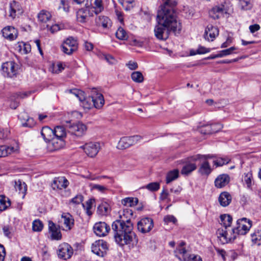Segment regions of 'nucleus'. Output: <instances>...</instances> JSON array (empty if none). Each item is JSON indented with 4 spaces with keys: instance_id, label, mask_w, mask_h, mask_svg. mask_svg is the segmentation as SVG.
<instances>
[{
    "instance_id": "5701e85b",
    "label": "nucleus",
    "mask_w": 261,
    "mask_h": 261,
    "mask_svg": "<svg viewBox=\"0 0 261 261\" xmlns=\"http://www.w3.org/2000/svg\"><path fill=\"white\" fill-rule=\"evenodd\" d=\"M2 32L3 36L10 40H13L17 37V30L13 27H6L2 30Z\"/></svg>"
},
{
    "instance_id": "6e6552de",
    "label": "nucleus",
    "mask_w": 261,
    "mask_h": 261,
    "mask_svg": "<svg viewBox=\"0 0 261 261\" xmlns=\"http://www.w3.org/2000/svg\"><path fill=\"white\" fill-rule=\"evenodd\" d=\"M252 226V221L246 218L238 220L237 226L234 227L238 235H245Z\"/></svg>"
},
{
    "instance_id": "20e7f679",
    "label": "nucleus",
    "mask_w": 261,
    "mask_h": 261,
    "mask_svg": "<svg viewBox=\"0 0 261 261\" xmlns=\"http://www.w3.org/2000/svg\"><path fill=\"white\" fill-rule=\"evenodd\" d=\"M185 242H180L174 253L175 256L181 261H202L201 258L197 255L189 254L184 246Z\"/></svg>"
},
{
    "instance_id": "6ab92c4d",
    "label": "nucleus",
    "mask_w": 261,
    "mask_h": 261,
    "mask_svg": "<svg viewBox=\"0 0 261 261\" xmlns=\"http://www.w3.org/2000/svg\"><path fill=\"white\" fill-rule=\"evenodd\" d=\"M18 118L21 121L22 125L24 127H32L35 125L34 119L30 117L25 112L20 113L18 115Z\"/></svg>"
},
{
    "instance_id": "69168bd1",
    "label": "nucleus",
    "mask_w": 261,
    "mask_h": 261,
    "mask_svg": "<svg viewBox=\"0 0 261 261\" xmlns=\"http://www.w3.org/2000/svg\"><path fill=\"white\" fill-rule=\"evenodd\" d=\"M244 180L248 188L251 187L252 175L251 173H247L245 177Z\"/></svg>"
},
{
    "instance_id": "0eeeda50",
    "label": "nucleus",
    "mask_w": 261,
    "mask_h": 261,
    "mask_svg": "<svg viewBox=\"0 0 261 261\" xmlns=\"http://www.w3.org/2000/svg\"><path fill=\"white\" fill-rule=\"evenodd\" d=\"M61 48L64 53L71 55L77 49V40L73 37H69L63 42Z\"/></svg>"
},
{
    "instance_id": "dca6fc26",
    "label": "nucleus",
    "mask_w": 261,
    "mask_h": 261,
    "mask_svg": "<svg viewBox=\"0 0 261 261\" xmlns=\"http://www.w3.org/2000/svg\"><path fill=\"white\" fill-rule=\"evenodd\" d=\"M219 35V30L216 27L209 24L205 28L204 38L208 41H213Z\"/></svg>"
},
{
    "instance_id": "4c0bfd02",
    "label": "nucleus",
    "mask_w": 261,
    "mask_h": 261,
    "mask_svg": "<svg viewBox=\"0 0 261 261\" xmlns=\"http://www.w3.org/2000/svg\"><path fill=\"white\" fill-rule=\"evenodd\" d=\"M179 171L177 169H174L169 171L166 175V183L169 184L178 178Z\"/></svg>"
},
{
    "instance_id": "b1692460",
    "label": "nucleus",
    "mask_w": 261,
    "mask_h": 261,
    "mask_svg": "<svg viewBox=\"0 0 261 261\" xmlns=\"http://www.w3.org/2000/svg\"><path fill=\"white\" fill-rule=\"evenodd\" d=\"M189 160L190 161L185 163L181 170L182 175H189L197 168L196 164L194 163L195 161H192L191 158Z\"/></svg>"
},
{
    "instance_id": "ddd939ff",
    "label": "nucleus",
    "mask_w": 261,
    "mask_h": 261,
    "mask_svg": "<svg viewBox=\"0 0 261 261\" xmlns=\"http://www.w3.org/2000/svg\"><path fill=\"white\" fill-rule=\"evenodd\" d=\"M82 149L84 150L85 152L87 155L91 158H93L98 153L99 149V144L96 142H89L81 146Z\"/></svg>"
},
{
    "instance_id": "a18cd8bd",
    "label": "nucleus",
    "mask_w": 261,
    "mask_h": 261,
    "mask_svg": "<svg viewBox=\"0 0 261 261\" xmlns=\"http://www.w3.org/2000/svg\"><path fill=\"white\" fill-rule=\"evenodd\" d=\"M132 80L136 82L140 83L143 82L144 77L142 73L140 71H134L131 74Z\"/></svg>"
},
{
    "instance_id": "423d86ee",
    "label": "nucleus",
    "mask_w": 261,
    "mask_h": 261,
    "mask_svg": "<svg viewBox=\"0 0 261 261\" xmlns=\"http://www.w3.org/2000/svg\"><path fill=\"white\" fill-rule=\"evenodd\" d=\"M87 129V126L84 123L78 122L70 124L68 126V132L73 138H79L84 135Z\"/></svg>"
},
{
    "instance_id": "5fc2aeb1",
    "label": "nucleus",
    "mask_w": 261,
    "mask_h": 261,
    "mask_svg": "<svg viewBox=\"0 0 261 261\" xmlns=\"http://www.w3.org/2000/svg\"><path fill=\"white\" fill-rule=\"evenodd\" d=\"M199 131L201 134L204 135L211 134H212L211 125L207 124L202 126L199 128Z\"/></svg>"
},
{
    "instance_id": "ea45409f",
    "label": "nucleus",
    "mask_w": 261,
    "mask_h": 261,
    "mask_svg": "<svg viewBox=\"0 0 261 261\" xmlns=\"http://www.w3.org/2000/svg\"><path fill=\"white\" fill-rule=\"evenodd\" d=\"M163 5L162 6L161 10L163 11V9H170L172 11V7L175 6L177 4V0H163Z\"/></svg>"
},
{
    "instance_id": "393cba45",
    "label": "nucleus",
    "mask_w": 261,
    "mask_h": 261,
    "mask_svg": "<svg viewBox=\"0 0 261 261\" xmlns=\"http://www.w3.org/2000/svg\"><path fill=\"white\" fill-rule=\"evenodd\" d=\"M86 8L80 9L76 12L77 20L80 22H85L88 16H90L91 11L87 6Z\"/></svg>"
},
{
    "instance_id": "a19ab883",
    "label": "nucleus",
    "mask_w": 261,
    "mask_h": 261,
    "mask_svg": "<svg viewBox=\"0 0 261 261\" xmlns=\"http://www.w3.org/2000/svg\"><path fill=\"white\" fill-rule=\"evenodd\" d=\"M138 202V199L133 197H127L122 199L121 203L123 205L126 206H133L136 205Z\"/></svg>"
},
{
    "instance_id": "49530a36",
    "label": "nucleus",
    "mask_w": 261,
    "mask_h": 261,
    "mask_svg": "<svg viewBox=\"0 0 261 261\" xmlns=\"http://www.w3.org/2000/svg\"><path fill=\"white\" fill-rule=\"evenodd\" d=\"M98 211L101 215H106L110 212L109 205L107 203H101L98 207Z\"/></svg>"
},
{
    "instance_id": "aec40b11",
    "label": "nucleus",
    "mask_w": 261,
    "mask_h": 261,
    "mask_svg": "<svg viewBox=\"0 0 261 261\" xmlns=\"http://www.w3.org/2000/svg\"><path fill=\"white\" fill-rule=\"evenodd\" d=\"M226 11L224 5L221 4L219 6H216L213 7L209 12V15L211 17L214 19H219L223 15Z\"/></svg>"
},
{
    "instance_id": "bf43d9fd",
    "label": "nucleus",
    "mask_w": 261,
    "mask_h": 261,
    "mask_svg": "<svg viewBox=\"0 0 261 261\" xmlns=\"http://www.w3.org/2000/svg\"><path fill=\"white\" fill-rule=\"evenodd\" d=\"M229 160L228 159L219 158L214 161L213 163L217 167L222 166L225 164L228 163Z\"/></svg>"
},
{
    "instance_id": "412c9836",
    "label": "nucleus",
    "mask_w": 261,
    "mask_h": 261,
    "mask_svg": "<svg viewBox=\"0 0 261 261\" xmlns=\"http://www.w3.org/2000/svg\"><path fill=\"white\" fill-rule=\"evenodd\" d=\"M22 13L21 6L19 3L16 1H13L9 5V16L14 19L17 14Z\"/></svg>"
},
{
    "instance_id": "2eb2a0df",
    "label": "nucleus",
    "mask_w": 261,
    "mask_h": 261,
    "mask_svg": "<svg viewBox=\"0 0 261 261\" xmlns=\"http://www.w3.org/2000/svg\"><path fill=\"white\" fill-rule=\"evenodd\" d=\"M93 230L96 236L104 237L107 235L110 230V227L105 222H98L94 224Z\"/></svg>"
},
{
    "instance_id": "9d476101",
    "label": "nucleus",
    "mask_w": 261,
    "mask_h": 261,
    "mask_svg": "<svg viewBox=\"0 0 261 261\" xmlns=\"http://www.w3.org/2000/svg\"><path fill=\"white\" fill-rule=\"evenodd\" d=\"M141 139L142 137L139 135L122 137L118 143V148L121 149L127 148L137 143Z\"/></svg>"
},
{
    "instance_id": "774afa93",
    "label": "nucleus",
    "mask_w": 261,
    "mask_h": 261,
    "mask_svg": "<svg viewBox=\"0 0 261 261\" xmlns=\"http://www.w3.org/2000/svg\"><path fill=\"white\" fill-rule=\"evenodd\" d=\"M92 188L102 193H104L106 190H107V188L106 187L97 184L93 185Z\"/></svg>"
},
{
    "instance_id": "58836bf2",
    "label": "nucleus",
    "mask_w": 261,
    "mask_h": 261,
    "mask_svg": "<svg viewBox=\"0 0 261 261\" xmlns=\"http://www.w3.org/2000/svg\"><path fill=\"white\" fill-rule=\"evenodd\" d=\"M94 199H90L88 200H87L85 204H82L83 207L86 210V214L88 216H91L93 213L91 210L93 206V204H94Z\"/></svg>"
},
{
    "instance_id": "cd10ccee",
    "label": "nucleus",
    "mask_w": 261,
    "mask_h": 261,
    "mask_svg": "<svg viewBox=\"0 0 261 261\" xmlns=\"http://www.w3.org/2000/svg\"><path fill=\"white\" fill-rule=\"evenodd\" d=\"M232 197L227 192H222L218 198L220 204L223 207L228 206L230 203Z\"/></svg>"
},
{
    "instance_id": "c85d7f7f",
    "label": "nucleus",
    "mask_w": 261,
    "mask_h": 261,
    "mask_svg": "<svg viewBox=\"0 0 261 261\" xmlns=\"http://www.w3.org/2000/svg\"><path fill=\"white\" fill-rule=\"evenodd\" d=\"M18 147L6 145L0 146V158L5 157L9 154L17 152Z\"/></svg>"
},
{
    "instance_id": "e433bc0d",
    "label": "nucleus",
    "mask_w": 261,
    "mask_h": 261,
    "mask_svg": "<svg viewBox=\"0 0 261 261\" xmlns=\"http://www.w3.org/2000/svg\"><path fill=\"white\" fill-rule=\"evenodd\" d=\"M14 187L16 191H18L19 193L23 195L25 194L27 189L25 182H22L20 180L15 181Z\"/></svg>"
},
{
    "instance_id": "09e8293b",
    "label": "nucleus",
    "mask_w": 261,
    "mask_h": 261,
    "mask_svg": "<svg viewBox=\"0 0 261 261\" xmlns=\"http://www.w3.org/2000/svg\"><path fill=\"white\" fill-rule=\"evenodd\" d=\"M48 29L51 33H55L61 29L60 26L58 24L50 25L49 23L43 25V29Z\"/></svg>"
},
{
    "instance_id": "680f3d73",
    "label": "nucleus",
    "mask_w": 261,
    "mask_h": 261,
    "mask_svg": "<svg viewBox=\"0 0 261 261\" xmlns=\"http://www.w3.org/2000/svg\"><path fill=\"white\" fill-rule=\"evenodd\" d=\"M126 4L123 7L125 10L129 11L134 7L135 2L134 0H128V1H127Z\"/></svg>"
},
{
    "instance_id": "7ed1b4c3",
    "label": "nucleus",
    "mask_w": 261,
    "mask_h": 261,
    "mask_svg": "<svg viewBox=\"0 0 261 261\" xmlns=\"http://www.w3.org/2000/svg\"><path fill=\"white\" fill-rule=\"evenodd\" d=\"M84 108L89 109L94 106L97 109L101 108L105 103V100L103 95L99 93L96 89H93L91 91V96L82 100H80Z\"/></svg>"
},
{
    "instance_id": "c9c22d12",
    "label": "nucleus",
    "mask_w": 261,
    "mask_h": 261,
    "mask_svg": "<svg viewBox=\"0 0 261 261\" xmlns=\"http://www.w3.org/2000/svg\"><path fill=\"white\" fill-rule=\"evenodd\" d=\"M54 136L59 138L63 139L66 135L65 128L62 126H57L54 129Z\"/></svg>"
},
{
    "instance_id": "603ef678",
    "label": "nucleus",
    "mask_w": 261,
    "mask_h": 261,
    "mask_svg": "<svg viewBox=\"0 0 261 261\" xmlns=\"http://www.w3.org/2000/svg\"><path fill=\"white\" fill-rule=\"evenodd\" d=\"M211 51L210 48H207L203 46H199L198 49L196 50V51L195 52L194 50H191L190 51V55L194 56L196 54H203L207 53H209Z\"/></svg>"
},
{
    "instance_id": "e2e57ef3",
    "label": "nucleus",
    "mask_w": 261,
    "mask_h": 261,
    "mask_svg": "<svg viewBox=\"0 0 261 261\" xmlns=\"http://www.w3.org/2000/svg\"><path fill=\"white\" fill-rule=\"evenodd\" d=\"M164 221L166 223L172 222L175 224L177 220L175 217L172 215H167L164 217Z\"/></svg>"
},
{
    "instance_id": "f257e3e1",
    "label": "nucleus",
    "mask_w": 261,
    "mask_h": 261,
    "mask_svg": "<svg viewBox=\"0 0 261 261\" xmlns=\"http://www.w3.org/2000/svg\"><path fill=\"white\" fill-rule=\"evenodd\" d=\"M133 216V211L126 208L122 215H120V219L116 220L112 224L115 240L120 246L130 244L134 246L138 243L136 235L133 231L134 227L131 222Z\"/></svg>"
},
{
    "instance_id": "bb28decb",
    "label": "nucleus",
    "mask_w": 261,
    "mask_h": 261,
    "mask_svg": "<svg viewBox=\"0 0 261 261\" xmlns=\"http://www.w3.org/2000/svg\"><path fill=\"white\" fill-rule=\"evenodd\" d=\"M229 182V177L227 174L219 175L215 180V186L218 188H222L227 185Z\"/></svg>"
},
{
    "instance_id": "8fccbe9b",
    "label": "nucleus",
    "mask_w": 261,
    "mask_h": 261,
    "mask_svg": "<svg viewBox=\"0 0 261 261\" xmlns=\"http://www.w3.org/2000/svg\"><path fill=\"white\" fill-rule=\"evenodd\" d=\"M69 92L74 95L79 99V100H82L83 98H84L85 93L83 91L77 89H70Z\"/></svg>"
},
{
    "instance_id": "c03bdc74",
    "label": "nucleus",
    "mask_w": 261,
    "mask_h": 261,
    "mask_svg": "<svg viewBox=\"0 0 261 261\" xmlns=\"http://www.w3.org/2000/svg\"><path fill=\"white\" fill-rule=\"evenodd\" d=\"M116 37L119 40H125L128 38L126 32L121 27H119L116 32Z\"/></svg>"
},
{
    "instance_id": "de8ad7c7",
    "label": "nucleus",
    "mask_w": 261,
    "mask_h": 261,
    "mask_svg": "<svg viewBox=\"0 0 261 261\" xmlns=\"http://www.w3.org/2000/svg\"><path fill=\"white\" fill-rule=\"evenodd\" d=\"M19 50L22 54H27L31 51V47L30 44L23 42L21 43L18 45Z\"/></svg>"
},
{
    "instance_id": "f8f14e48",
    "label": "nucleus",
    "mask_w": 261,
    "mask_h": 261,
    "mask_svg": "<svg viewBox=\"0 0 261 261\" xmlns=\"http://www.w3.org/2000/svg\"><path fill=\"white\" fill-rule=\"evenodd\" d=\"M138 229L142 233L149 232L153 227V220L150 218H144L137 223Z\"/></svg>"
},
{
    "instance_id": "1a4fd4ad",
    "label": "nucleus",
    "mask_w": 261,
    "mask_h": 261,
    "mask_svg": "<svg viewBox=\"0 0 261 261\" xmlns=\"http://www.w3.org/2000/svg\"><path fill=\"white\" fill-rule=\"evenodd\" d=\"M108 248L107 242L103 240L96 241L91 246L92 251L94 254L101 257H103L106 254Z\"/></svg>"
},
{
    "instance_id": "4d7b16f0",
    "label": "nucleus",
    "mask_w": 261,
    "mask_h": 261,
    "mask_svg": "<svg viewBox=\"0 0 261 261\" xmlns=\"http://www.w3.org/2000/svg\"><path fill=\"white\" fill-rule=\"evenodd\" d=\"M64 69L63 65L61 63L57 64H53L52 66V72L55 73H59Z\"/></svg>"
},
{
    "instance_id": "f3484780",
    "label": "nucleus",
    "mask_w": 261,
    "mask_h": 261,
    "mask_svg": "<svg viewBox=\"0 0 261 261\" xmlns=\"http://www.w3.org/2000/svg\"><path fill=\"white\" fill-rule=\"evenodd\" d=\"M68 180L64 176L55 177L51 183L53 190H62L66 189L69 185Z\"/></svg>"
},
{
    "instance_id": "39448f33",
    "label": "nucleus",
    "mask_w": 261,
    "mask_h": 261,
    "mask_svg": "<svg viewBox=\"0 0 261 261\" xmlns=\"http://www.w3.org/2000/svg\"><path fill=\"white\" fill-rule=\"evenodd\" d=\"M216 234L220 242L225 244L234 241L238 234L234 228L218 229Z\"/></svg>"
},
{
    "instance_id": "4468645a",
    "label": "nucleus",
    "mask_w": 261,
    "mask_h": 261,
    "mask_svg": "<svg viewBox=\"0 0 261 261\" xmlns=\"http://www.w3.org/2000/svg\"><path fill=\"white\" fill-rule=\"evenodd\" d=\"M73 254L72 247L67 243H62L59 245L58 251V256L63 259L70 258Z\"/></svg>"
},
{
    "instance_id": "4be33fe9",
    "label": "nucleus",
    "mask_w": 261,
    "mask_h": 261,
    "mask_svg": "<svg viewBox=\"0 0 261 261\" xmlns=\"http://www.w3.org/2000/svg\"><path fill=\"white\" fill-rule=\"evenodd\" d=\"M48 228L49 232L51 233L52 240H59L61 239L62 234L60 228L51 221L48 222Z\"/></svg>"
},
{
    "instance_id": "6e6d98bb",
    "label": "nucleus",
    "mask_w": 261,
    "mask_h": 261,
    "mask_svg": "<svg viewBox=\"0 0 261 261\" xmlns=\"http://www.w3.org/2000/svg\"><path fill=\"white\" fill-rule=\"evenodd\" d=\"M236 49L234 47H231L229 48L222 50L220 51V53L218 54V56L219 58H222L224 56H226L227 55H230L232 53L233 51Z\"/></svg>"
},
{
    "instance_id": "052dcab7",
    "label": "nucleus",
    "mask_w": 261,
    "mask_h": 261,
    "mask_svg": "<svg viewBox=\"0 0 261 261\" xmlns=\"http://www.w3.org/2000/svg\"><path fill=\"white\" fill-rule=\"evenodd\" d=\"M83 201V196L82 195H77L74 198L71 199L70 202L75 204H79Z\"/></svg>"
},
{
    "instance_id": "a211bd4d",
    "label": "nucleus",
    "mask_w": 261,
    "mask_h": 261,
    "mask_svg": "<svg viewBox=\"0 0 261 261\" xmlns=\"http://www.w3.org/2000/svg\"><path fill=\"white\" fill-rule=\"evenodd\" d=\"M86 6L96 14H98L103 10L102 0H87Z\"/></svg>"
},
{
    "instance_id": "f03ea898",
    "label": "nucleus",
    "mask_w": 261,
    "mask_h": 261,
    "mask_svg": "<svg viewBox=\"0 0 261 261\" xmlns=\"http://www.w3.org/2000/svg\"><path fill=\"white\" fill-rule=\"evenodd\" d=\"M159 24L154 29L155 36L159 40H165L171 33L175 35L179 34L181 30V24L176 19V14L170 9L159 11L157 15Z\"/></svg>"
},
{
    "instance_id": "0e129e2a",
    "label": "nucleus",
    "mask_w": 261,
    "mask_h": 261,
    "mask_svg": "<svg viewBox=\"0 0 261 261\" xmlns=\"http://www.w3.org/2000/svg\"><path fill=\"white\" fill-rule=\"evenodd\" d=\"M211 125L212 128V134L220 130L223 127L222 125L220 123H216Z\"/></svg>"
},
{
    "instance_id": "79ce46f5",
    "label": "nucleus",
    "mask_w": 261,
    "mask_h": 261,
    "mask_svg": "<svg viewBox=\"0 0 261 261\" xmlns=\"http://www.w3.org/2000/svg\"><path fill=\"white\" fill-rule=\"evenodd\" d=\"M10 205L9 199L4 196L0 195V211L5 210Z\"/></svg>"
},
{
    "instance_id": "2f4dec72",
    "label": "nucleus",
    "mask_w": 261,
    "mask_h": 261,
    "mask_svg": "<svg viewBox=\"0 0 261 261\" xmlns=\"http://www.w3.org/2000/svg\"><path fill=\"white\" fill-rule=\"evenodd\" d=\"M62 219L66 228V230H70L74 225V219L69 213L64 214L62 215Z\"/></svg>"
},
{
    "instance_id": "a878e982",
    "label": "nucleus",
    "mask_w": 261,
    "mask_h": 261,
    "mask_svg": "<svg viewBox=\"0 0 261 261\" xmlns=\"http://www.w3.org/2000/svg\"><path fill=\"white\" fill-rule=\"evenodd\" d=\"M201 162L198 170V173L201 175H208L212 171V169L207 161H200Z\"/></svg>"
},
{
    "instance_id": "72a5a7b5",
    "label": "nucleus",
    "mask_w": 261,
    "mask_h": 261,
    "mask_svg": "<svg viewBox=\"0 0 261 261\" xmlns=\"http://www.w3.org/2000/svg\"><path fill=\"white\" fill-rule=\"evenodd\" d=\"M97 25L101 26L103 28H108L111 26V22L110 19L107 16H99L95 19Z\"/></svg>"
},
{
    "instance_id": "9b49d317",
    "label": "nucleus",
    "mask_w": 261,
    "mask_h": 261,
    "mask_svg": "<svg viewBox=\"0 0 261 261\" xmlns=\"http://www.w3.org/2000/svg\"><path fill=\"white\" fill-rule=\"evenodd\" d=\"M18 67L13 61L4 63L2 65V70L5 76L12 77L17 74Z\"/></svg>"
},
{
    "instance_id": "864d4df0",
    "label": "nucleus",
    "mask_w": 261,
    "mask_h": 261,
    "mask_svg": "<svg viewBox=\"0 0 261 261\" xmlns=\"http://www.w3.org/2000/svg\"><path fill=\"white\" fill-rule=\"evenodd\" d=\"M145 188L150 191H156L160 188V184L158 182H151L146 185Z\"/></svg>"
},
{
    "instance_id": "7c9ffc66",
    "label": "nucleus",
    "mask_w": 261,
    "mask_h": 261,
    "mask_svg": "<svg viewBox=\"0 0 261 261\" xmlns=\"http://www.w3.org/2000/svg\"><path fill=\"white\" fill-rule=\"evenodd\" d=\"M232 217L228 214H223L220 216V224L223 226L219 229L230 228L232 223Z\"/></svg>"
},
{
    "instance_id": "3c124183",
    "label": "nucleus",
    "mask_w": 261,
    "mask_h": 261,
    "mask_svg": "<svg viewBox=\"0 0 261 261\" xmlns=\"http://www.w3.org/2000/svg\"><path fill=\"white\" fill-rule=\"evenodd\" d=\"M43 227L42 222L39 220H35L33 222V230L35 231H40Z\"/></svg>"
},
{
    "instance_id": "473e14b6",
    "label": "nucleus",
    "mask_w": 261,
    "mask_h": 261,
    "mask_svg": "<svg viewBox=\"0 0 261 261\" xmlns=\"http://www.w3.org/2000/svg\"><path fill=\"white\" fill-rule=\"evenodd\" d=\"M51 15L49 12L42 10L38 14V20L42 23H48L51 21Z\"/></svg>"
},
{
    "instance_id": "c756f323",
    "label": "nucleus",
    "mask_w": 261,
    "mask_h": 261,
    "mask_svg": "<svg viewBox=\"0 0 261 261\" xmlns=\"http://www.w3.org/2000/svg\"><path fill=\"white\" fill-rule=\"evenodd\" d=\"M41 134L45 142H50L54 137V130L48 126L43 127Z\"/></svg>"
},
{
    "instance_id": "f704fd0d",
    "label": "nucleus",
    "mask_w": 261,
    "mask_h": 261,
    "mask_svg": "<svg viewBox=\"0 0 261 261\" xmlns=\"http://www.w3.org/2000/svg\"><path fill=\"white\" fill-rule=\"evenodd\" d=\"M54 150H58L63 147L65 145V142L63 139L54 137L50 142Z\"/></svg>"
},
{
    "instance_id": "37998d69",
    "label": "nucleus",
    "mask_w": 261,
    "mask_h": 261,
    "mask_svg": "<svg viewBox=\"0 0 261 261\" xmlns=\"http://www.w3.org/2000/svg\"><path fill=\"white\" fill-rule=\"evenodd\" d=\"M215 158V156L212 154L201 155L200 154L191 157V159L193 161H207L208 159Z\"/></svg>"
},
{
    "instance_id": "338daca9",
    "label": "nucleus",
    "mask_w": 261,
    "mask_h": 261,
    "mask_svg": "<svg viewBox=\"0 0 261 261\" xmlns=\"http://www.w3.org/2000/svg\"><path fill=\"white\" fill-rule=\"evenodd\" d=\"M9 134V131L7 129L0 128V139L7 138Z\"/></svg>"
},
{
    "instance_id": "13d9d810",
    "label": "nucleus",
    "mask_w": 261,
    "mask_h": 261,
    "mask_svg": "<svg viewBox=\"0 0 261 261\" xmlns=\"http://www.w3.org/2000/svg\"><path fill=\"white\" fill-rule=\"evenodd\" d=\"M240 5L242 8L245 10L250 9L252 7L250 0H241Z\"/></svg>"
}]
</instances>
